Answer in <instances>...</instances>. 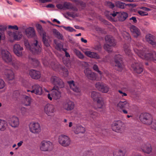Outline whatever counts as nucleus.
Returning <instances> with one entry per match:
<instances>
[{
  "label": "nucleus",
  "instance_id": "13d9d810",
  "mask_svg": "<svg viewBox=\"0 0 156 156\" xmlns=\"http://www.w3.org/2000/svg\"><path fill=\"white\" fill-rule=\"evenodd\" d=\"M83 156H93V154L92 152L87 151L83 153Z\"/></svg>",
  "mask_w": 156,
  "mask_h": 156
},
{
  "label": "nucleus",
  "instance_id": "6e6d98bb",
  "mask_svg": "<svg viewBox=\"0 0 156 156\" xmlns=\"http://www.w3.org/2000/svg\"><path fill=\"white\" fill-rule=\"evenodd\" d=\"M106 5L109 8L111 9H112L115 7V5L114 4L110 2H107Z\"/></svg>",
  "mask_w": 156,
  "mask_h": 156
},
{
  "label": "nucleus",
  "instance_id": "5701e85b",
  "mask_svg": "<svg viewBox=\"0 0 156 156\" xmlns=\"http://www.w3.org/2000/svg\"><path fill=\"white\" fill-rule=\"evenodd\" d=\"M146 40L149 44L152 45L153 47H156V42L154 40V36L151 34H147L145 37Z\"/></svg>",
  "mask_w": 156,
  "mask_h": 156
},
{
  "label": "nucleus",
  "instance_id": "e2e57ef3",
  "mask_svg": "<svg viewBox=\"0 0 156 156\" xmlns=\"http://www.w3.org/2000/svg\"><path fill=\"white\" fill-rule=\"evenodd\" d=\"M8 28L12 29H15L16 30H18V27L16 25H14L13 26L9 25L8 26Z\"/></svg>",
  "mask_w": 156,
  "mask_h": 156
},
{
  "label": "nucleus",
  "instance_id": "a18cd8bd",
  "mask_svg": "<svg viewBox=\"0 0 156 156\" xmlns=\"http://www.w3.org/2000/svg\"><path fill=\"white\" fill-rule=\"evenodd\" d=\"M119 12H114L113 13H109V12L108 15H106L107 17L109 19H111V17H110V16H112L113 17H115L116 15L118 16Z\"/></svg>",
  "mask_w": 156,
  "mask_h": 156
},
{
  "label": "nucleus",
  "instance_id": "0eeeda50",
  "mask_svg": "<svg viewBox=\"0 0 156 156\" xmlns=\"http://www.w3.org/2000/svg\"><path fill=\"white\" fill-rule=\"evenodd\" d=\"M57 8L60 9H72L73 11H77L78 9L70 3L65 2L63 4H58L57 5Z\"/></svg>",
  "mask_w": 156,
  "mask_h": 156
},
{
  "label": "nucleus",
  "instance_id": "423d86ee",
  "mask_svg": "<svg viewBox=\"0 0 156 156\" xmlns=\"http://www.w3.org/2000/svg\"><path fill=\"white\" fill-rule=\"evenodd\" d=\"M58 140L59 143L63 147H67L70 144V140L69 138L64 135L60 136L58 137Z\"/></svg>",
  "mask_w": 156,
  "mask_h": 156
},
{
  "label": "nucleus",
  "instance_id": "c85d7f7f",
  "mask_svg": "<svg viewBox=\"0 0 156 156\" xmlns=\"http://www.w3.org/2000/svg\"><path fill=\"white\" fill-rule=\"evenodd\" d=\"M142 148L143 151L146 153L149 154L152 151V149L151 145L149 143L144 144Z\"/></svg>",
  "mask_w": 156,
  "mask_h": 156
},
{
  "label": "nucleus",
  "instance_id": "5fc2aeb1",
  "mask_svg": "<svg viewBox=\"0 0 156 156\" xmlns=\"http://www.w3.org/2000/svg\"><path fill=\"white\" fill-rule=\"evenodd\" d=\"M93 68L94 70L98 72L101 75V72L99 70L98 67L97 65L96 64L94 65L93 66Z\"/></svg>",
  "mask_w": 156,
  "mask_h": 156
},
{
  "label": "nucleus",
  "instance_id": "7c9ffc66",
  "mask_svg": "<svg viewBox=\"0 0 156 156\" xmlns=\"http://www.w3.org/2000/svg\"><path fill=\"white\" fill-rule=\"evenodd\" d=\"M118 107L121 109L128 108L129 105L128 103L126 101H120L117 105Z\"/></svg>",
  "mask_w": 156,
  "mask_h": 156
},
{
  "label": "nucleus",
  "instance_id": "de8ad7c7",
  "mask_svg": "<svg viewBox=\"0 0 156 156\" xmlns=\"http://www.w3.org/2000/svg\"><path fill=\"white\" fill-rule=\"evenodd\" d=\"M67 14L69 16L73 18H74L78 16L77 14L76 13L73 12H67Z\"/></svg>",
  "mask_w": 156,
  "mask_h": 156
},
{
  "label": "nucleus",
  "instance_id": "b1692460",
  "mask_svg": "<svg viewBox=\"0 0 156 156\" xmlns=\"http://www.w3.org/2000/svg\"><path fill=\"white\" fill-rule=\"evenodd\" d=\"M29 75L31 78L34 79H39L41 77L40 72L34 69L30 70Z\"/></svg>",
  "mask_w": 156,
  "mask_h": 156
},
{
  "label": "nucleus",
  "instance_id": "2f4dec72",
  "mask_svg": "<svg viewBox=\"0 0 156 156\" xmlns=\"http://www.w3.org/2000/svg\"><path fill=\"white\" fill-rule=\"evenodd\" d=\"M124 51L126 55L131 56L132 54L131 50L129 47V45L125 44L124 45Z\"/></svg>",
  "mask_w": 156,
  "mask_h": 156
},
{
  "label": "nucleus",
  "instance_id": "3c124183",
  "mask_svg": "<svg viewBox=\"0 0 156 156\" xmlns=\"http://www.w3.org/2000/svg\"><path fill=\"white\" fill-rule=\"evenodd\" d=\"M96 74L92 72L87 77L90 80H94L96 79Z\"/></svg>",
  "mask_w": 156,
  "mask_h": 156
},
{
  "label": "nucleus",
  "instance_id": "a211bd4d",
  "mask_svg": "<svg viewBox=\"0 0 156 156\" xmlns=\"http://www.w3.org/2000/svg\"><path fill=\"white\" fill-rule=\"evenodd\" d=\"M44 112L48 116H52L55 112V108L54 105L48 104L44 107Z\"/></svg>",
  "mask_w": 156,
  "mask_h": 156
},
{
  "label": "nucleus",
  "instance_id": "a19ab883",
  "mask_svg": "<svg viewBox=\"0 0 156 156\" xmlns=\"http://www.w3.org/2000/svg\"><path fill=\"white\" fill-rule=\"evenodd\" d=\"M123 37L126 40H128L129 41L131 40L130 34L129 33L126 31H124L122 34Z\"/></svg>",
  "mask_w": 156,
  "mask_h": 156
},
{
  "label": "nucleus",
  "instance_id": "e433bc0d",
  "mask_svg": "<svg viewBox=\"0 0 156 156\" xmlns=\"http://www.w3.org/2000/svg\"><path fill=\"white\" fill-rule=\"evenodd\" d=\"M8 97H12V98H18L20 96V93L18 90H15L10 94H8Z\"/></svg>",
  "mask_w": 156,
  "mask_h": 156
},
{
  "label": "nucleus",
  "instance_id": "dca6fc26",
  "mask_svg": "<svg viewBox=\"0 0 156 156\" xmlns=\"http://www.w3.org/2000/svg\"><path fill=\"white\" fill-rule=\"evenodd\" d=\"M96 88L102 92L107 93L109 90V87L106 84L100 82L97 83L95 84Z\"/></svg>",
  "mask_w": 156,
  "mask_h": 156
},
{
  "label": "nucleus",
  "instance_id": "39448f33",
  "mask_svg": "<svg viewBox=\"0 0 156 156\" xmlns=\"http://www.w3.org/2000/svg\"><path fill=\"white\" fill-rule=\"evenodd\" d=\"M139 119L140 121L145 124L149 125L152 122L151 116L147 113H141Z\"/></svg>",
  "mask_w": 156,
  "mask_h": 156
},
{
  "label": "nucleus",
  "instance_id": "f03ea898",
  "mask_svg": "<svg viewBox=\"0 0 156 156\" xmlns=\"http://www.w3.org/2000/svg\"><path fill=\"white\" fill-rule=\"evenodd\" d=\"M50 81L51 83L55 86L50 91L51 96L53 98L55 96L59 97L60 93L59 91V88L64 87L65 85L63 82L60 78L55 76L51 77Z\"/></svg>",
  "mask_w": 156,
  "mask_h": 156
},
{
  "label": "nucleus",
  "instance_id": "6ab92c4d",
  "mask_svg": "<svg viewBox=\"0 0 156 156\" xmlns=\"http://www.w3.org/2000/svg\"><path fill=\"white\" fill-rule=\"evenodd\" d=\"M75 104L74 102L70 101L64 102L62 105L63 108L67 111H71L74 108Z\"/></svg>",
  "mask_w": 156,
  "mask_h": 156
},
{
  "label": "nucleus",
  "instance_id": "412c9836",
  "mask_svg": "<svg viewBox=\"0 0 156 156\" xmlns=\"http://www.w3.org/2000/svg\"><path fill=\"white\" fill-rule=\"evenodd\" d=\"M4 73L5 77L8 80H13L14 78V73L11 69H5Z\"/></svg>",
  "mask_w": 156,
  "mask_h": 156
},
{
  "label": "nucleus",
  "instance_id": "bf43d9fd",
  "mask_svg": "<svg viewBox=\"0 0 156 156\" xmlns=\"http://www.w3.org/2000/svg\"><path fill=\"white\" fill-rule=\"evenodd\" d=\"M151 127L152 129L156 130V120H154L151 123Z\"/></svg>",
  "mask_w": 156,
  "mask_h": 156
},
{
  "label": "nucleus",
  "instance_id": "37998d69",
  "mask_svg": "<svg viewBox=\"0 0 156 156\" xmlns=\"http://www.w3.org/2000/svg\"><path fill=\"white\" fill-rule=\"evenodd\" d=\"M24 44L26 48L28 50H30L32 52L31 45H30V44L28 41L27 40H25L24 41Z\"/></svg>",
  "mask_w": 156,
  "mask_h": 156
},
{
  "label": "nucleus",
  "instance_id": "0e129e2a",
  "mask_svg": "<svg viewBox=\"0 0 156 156\" xmlns=\"http://www.w3.org/2000/svg\"><path fill=\"white\" fill-rule=\"evenodd\" d=\"M138 13L142 16H146L147 15V14L146 12L140 10L138 11Z\"/></svg>",
  "mask_w": 156,
  "mask_h": 156
},
{
  "label": "nucleus",
  "instance_id": "c9c22d12",
  "mask_svg": "<svg viewBox=\"0 0 156 156\" xmlns=\"http://www.w3.org/2000/svg\"><path fill=\"white\" fill-rule=\"evenodd\" d=\"M7 126V123L6 121L0 119V130L1 131L5 130Z\"/></svg>",
  "mask_w": 156,
  "mask_h": 156
},
{
  "label": "nucleus",
  "instance_id": "4c0bfd02",
  "mask_svg": "<svg viewBox=\"0 0 156 156\" xmlns=\"http://www.w3.org/2000/svg\"><path fill=\"white\" fill-rule=\"evenodd\" d=\"M32 101L31 98H23V103L26 106L29 105Z\"/></svg>",
  "mask_w": 156,
  "mask_h": 156
},
{
  "label": "nucleus",
  "instance_id": "ea45409f",
  "mask_svg": "<svg viewBox=\"0 0 156 156\" xmlns=\"http://www.w3.org/2000/svg\"><path fill=\"white\" fill-rule=\"evenodd\" d=\"M74 51L79 58L83 59L84 58V55L79 50L76 49H74Z\"/></svg>",
  "mask_w": 156,
  "mask_h": 156
},
{
  "label": "nucleus",
  "instance_id": "bb28decb",
  "mask_svg": "<svg viewBox=\"0 0 156 156\" xmlns=\"http://www.w3.org/2000/svg\"><path fill=\"white\" fill-rule=\"evenodd\" d=\"M105 40L106 43L109 44L110 45L114 46L116 43L113 37L110 35H108L105 37Z\"/></svg>",
  "mask_w": 156,
  "mask_h": 156
},
{
  "label": "nucleus",
  "instance_id": "1a4fd4ad",
  "mask_svg": "<svg viewBox=\"0 0 156 156\" xmlns=\"http://www.w3.org/2000/svg\"><path fill=\"white\" fill-rule=\"evenodd\" d=\"M122 56L119 54L116 55L114 57L115 66L118 68L119 71H122L123 68Z\"/></svg>",
  "mask_w": 156,
  "mask_h": 156
},
{
  "label": "nucleus",
  "instance_id": "864d4df0",
  "mask_svg": "<svg viewBox=\"0 0 156 156\" xmlns=\"http://www.w3.org/2000/svg\"><path fill=\"white\" fill-rule=\"evenodd\" d=\"M84 73L86 76L87 77L92 73L91 70L89 68L86 69L84 71Z\"/></svg>",
  "mask_w": 156,
  "mask_h": 156
},
{
  "label": "nucleus",
  "instance_id": "09e8293b",
  "mask_svg": "<svg viewBox=\"0 0 156 156\" xmlns=\"http://www.w3.org/2000/svg\"><path fill=\"white\" fill-rule=\"evenodd\" d=\"M91 98H100V94L98 92L93 91L91 92Z\"/></svg>",
  "mask_w": 156,
  "mask_h": 156
},
{
  "label": "nucleus",
  "instance_id": "79ce46f5",
  "mask_svg": "<svg viewBox=\"0 0 156 156\" xmlns=\"http://www.w3.org/2000/svg\"><path fill=\"white\" fill-rule=\"evenodd\" d=\"M125 5V3L120 1H117L115 3L116 6L121 9H124Z\"/></svg>",
  "mask_w": 156,
  "mask_h": 156
},
{
  "label": "nucleus",
  "instance_id": "f257e3e1",
  "mask_svg": "<svg viewBox=\"0 0 156 156\" xmlns=\"http://www.w3.org/2000/svg\"><path fill=\"white\" fill-rule=\"evenodd\" d=\"M42 62L45 66L51 67L54 70L60 73L65 77L68 75L69 72L67 69L59 64L55 60H50L48 62L46 58H45L43 60Z\"/></svg>",
  "mask_w": 156,
  "mask_h": 156
},
{
  "label": "nucleus",
  "instance_id": "473e14b6",
  "mask_svg": "<svg viewBox=\"0 0 156 156\" xmlns=\"http://www.w3.org/2000/svg\"><path fill=\"white\" fill-rule=\"evenodd\" d=\"M12 65L15 69L18 70L20 68L21 63L19 61L16 60L12 61Z\"/></svg>",
  "mask_w": 156,
  "mask_h": 156
},
{
  "label": "nucleus",
  "instance_id": "cd10ccee",
  "mask_svg": "<svg viewBox=\"0 0 156 156\" xmlns=\"http://www.w3.org/2000/svg\"><path fill=\"white\" fill-rule=\"evenodd\" d=\"M94 101L97 104L98 108H101L104 105V102L102 98H94Z\"/></svg>",
  "mask_w": 156,
  "mask_h": 156
},
{
  "label": "nucleus",
  "instance_id": "4d7b16f0",
  "mask_svg": "<svg viewBox=\"0 0 156 156\" xmlns=\"http://www.w3.org/2000/svg\"><path fill=\"white\" fill-rule=\"evenodd\" d=\"M89 114L90 115L91 117L93 119L95 118V116H96L97 114L96 112H93L92 110H89Z\"/></svg>",
  "mask_w": 156,
  "mask_h": 156
},
{
  "label": "nucleus",
  "instance_id": "c756f323",
  "mask_svg": "<svg viewBox=\"0 0 156 156\" xmlns=\"http://www.w3.org/2000/svg\"><path fill=\"white\" fill-rule=\"evenodd\" d=\"M128 17V14L125 12L119 13L118 15V19L119 20L121 21H125Z\"/></svg>",
  "mask_w": 156,
  "mask_h": 156
},
{
  "label": "nucleus",
  "instance_id": "20e7f679",
  "mask_svg": "<svg viewBox=\"0 0 156 156\" xmlns=\"http://www.w3.org/2000/svg\"><path fill=\"white\" fill-rule=\"evenodd\" d=\"M125 129V124L121 121H114L112 124V129L117 132L122 133L124 131Z\"/></svg>",
  "mask_w": 156,
  "mask_h": 156
},
{
  "label": "nucleus",
  "instance_id": "4468645a",
  "mask_svg": "<svg viewBox=\"0 0 156 156\" xmlns=\"http://www.w3.org/2000/svg\"><path fill=\"white\" fill-rule=\"evenodd\" d=\"M131 67L135 73L140 74L143 72L142 64L141 63L134 62L132 64Z\"/></svg>",
  "mask_w": 156,
  "mask_h": 156
},
{
  "label": "nucleus",
  "instance_id": "69168bd1",
  "mask_svg": "<svg viewBox=\"0 0 156 156\" xmlns=\"http://www.w3.org/2000/svg\"><path fill=\"white\" fill-rule=\"evenodd\" d=\"M58 39L62 40L63 38V36L59 32L55 36Z\"/></svg>",
  "mask_w": 156,
  "mask_h": 156
},
{
  "label": "nucleus",
  "instance_id": "603ef678",
  "mask_svg": "<svg viewBox=\"0 0 156 156\" xmlns=\"http://www.w3.org/2000/svg\"><path fill=\"white\" fill-rule=\"evenodd\" d=\"M5 83L4 80L0 79V89L3 88L5 86Z\"/></svg>",
  "mask_w": 156,
  "mask_h": 156
},
{
  "label": "nucleus",
  "instance_id": "4be33fe9",
  "mask_svg": "<svg viewBox=\"0 0 156 156\" xmlns=\"http://www.w3.org/2000/svg\"><path fill=\"white\" fill-rule=\"evenodd\" d=\"M130 29L133 36L135 37H137L141 34L140 29L134 25H131L130 27Z\"/></svg>",
  "mask_w": 156,
  "mask_h": 156
},
{
  "label": "nucleus",
  "instance_id": "f704fd0d",
  "mask_svg": "<svg viewBox=\"0 0 156 156\" xmlns=\"http://www.w3.org/2000/svg\"><path fill=\"white\" fill-rule=\"evenodd\" d=\"M29 60L32 65L34 67H37L40 64V62L37 59L34 58H29Z\"/></svg>",
  "mask_w": 156,
  "mask_h": 156
},
{
  "label": "nucleus",
  "instance_id": "f8f14e48",
  "mask_svg": "<svg viewBox=\"0 0 156 156\" xmlns=\"http://www.w3.org/2000/svg\"><path fill=\"white\" fill-rule=\"evenodd\" d=\"M29 126L30 131L34 134L38 133L41 131L40 126L37 122H32Z\"/></svg>",
  "mask_w": 156,
  "mask_h": 156
},
{
  "label": "nucleus",
  "instance_id": "7ed1b4c3",
  "mask_svg": "<svg viewBox=\"0 0 156 156\" xmlns=\"http://www.w3.org/2000/svg\"><path fill=\"white\" fill-rule=\"evenodd\" d=\"M137 48H134V51L138 56L143 59L146 60H153L156 61V52L154 51H151L150 53L146 52L147 49L144 48L143 46L136 45Z\"/></svg>",
  "mask_w": 156,
  "mask_h": 156
},
{
  "label": "nucleus",
  "instance_id": "ddd939ff",
  "mask_svg": "<svg viewBox=\"0 0 156 156\" xmlns=\"http://www.w3.org/2000/svg\"><path fill=\"white\" fill-rule=\"evenodd\" d=\"M1 53L2 58L5 62L9 63L12 61V56L9 51L5 49H2Z\"/></svg>",
  "mask_w": 156,
  "mask_h": 156
},
{
  "label": "nucleus",
  "instance_id": "72a5a7b5",
  "mask_svg": "<svg viewBox=\"0 0 156 156\" xmlns=\"http://www.w3.org/2000/svg\"><path fill=\"white\" fill-rule=\"evenodd\" d=\"M46 33L44 32L42 34V39L43 43L44 45L46 47H48L50 46L49 42L48 40L46 37Z\"/></svg>",
  "mask_w": 156,
  "mask_h": 156
},
{
  "label": "nucleus",
  "instance_id": "f3484780",
  "mask_svg": "<svg viewBox=\"0 0 156 156\" xmlns=\"http://www.w3.org/2000/svg\"><path fill=\"white\" fill-rule=\"evenodd\" d=\"M8 121L9 123L12 127H17L19 124V119L16 116H12L10 117L9 118Z\"/></svg>",
  "mask_w": 156,
  "mask_h": 156
},
{
  "label": "nucleus",
  "instance_id": "8fccbe9b",
  "mask_svg": "<svg viewBox=\"0 0 156 156\" xmlns=\"http://www.w3.org/2000/svg\"><path fill=\"white\" fill-rule=\"evenodd\" d=\"M62 27L66 30L70 32H73L74 31H76V30L75 29L70 27H66L65 26H62Z\"/></svg>",
  "mask_w": 156,
  "mask_h": 156
},
{
  "label": "nucleus",
  "instance_id": "9b49d317",
  "mask_svg": "<svg viewBox=\"0 0 156 156\" xmlns=\"http://www.w3.org/2000/svg\"><path fill=\"white\" fill-rule=\"evenodd\" d=\"M67 83L70 88L74 92L76 93L80 92L81 87L77 83L75 82L73 80L68 81Z\"/></svg>",
  "mask_w": 156,
  "mask_h": 156
},
{
  "label": "nucleus",
  "instance_id": "c03bdc74",
  "mask_svg": "<svg viewBox=\"0 0 156 156\" xmlns=\"http://www.w3.org/2000/svg\"><path fill=\"white\" fill-rule=\"evenodd\" d=\"M22 37V35L18 33H14L13 34V37L16 40H19Z\"/></svg>",
  "mask_w": 156,
  "mask_h": 156
},
{
  "label": "nucleus",
  "instance_id": "393cba45",
  "mask_svg": "<svg viewBox=\"0 0 156 156\" xmlns=\"http://www.w3.org/2000/svg\"><path fill=\"white\" fill-rule=\"evenodd\" d=\"M26 35L29 38L34 37L35 36V31L33 28L29 27L26 29L25 31Z\"/></svg>",
  "mask_w": 156,
  "mask_h": 156
},
{
  "label": "nucleus",
  "instance_id": "774afa93",
  "mask_svg": "<svg viewBox=\"0 0 156 156\" xmlns=\"http://www.w3.org/2000/svg\"><path fill=\"white\" fill-rule=\"evenodd\" d=\"M125 154V151H123L121 150H120L118 152V154H119V155L116 156H124Z\"/></svg>",
  "mask_w": 156,
  "mask_h": 156
},
{
  "label": "nucleus",
  "instance_id": "aec40b11",
  "mask_svg": "<svg viewBox=\"0 0 156 156\" xmlns=\"http://www.w3.org/2000/svg\"><path fill=\"white\" fill-rule=\"evenodd\" d=\"M23 49L22 47L18 44H16L14 46L13 51L14 53L18 57L22 56V51Z\"/></svg>",
  "mask_w": 156,
  "mask_h": 156
},
{
  "label": "nucleus",
  "instance_id": "052dcab7",
  "mask_svg": "<svg viewBox=\"0 0 156 156\" xmlns=\"http://www.w3.org/2000/svg\"><path fill=\"white\" fill-rule=\"evenodd\" d=\"M77 4L81 6L82 7H84L86 6V4L84 2L81 1H77Z\"/></svg>",
  "mask_w": 156,
  "mask_h": 156
},
{
  "label": "nucleus",
  "instance_id": "9d476101",
  "mask_svg": "<svg viewBox=\"0 0 156 156\" xmlns=\"http://www.w3.org/2000/svg\"><path fill=\"white\" fill-rule=\"evenodd\" d=\"M32 52L34 54H38L41 51V48L39 44L38 41L34 40L31 45Z\"/></svg>",
  "mask_w": 156,
  "mask_h": 156
},
{
  "label": "nucleus",
  "instance_id": "2eb2a0df",
  "mask_svg": "<svg viewBox=\"0 0 156 156\" xmlns=\"http://www.w3.org/2000/svg\"><path fill=\"white\" fill-rule=\"evenodd\" d=\"M27 92H29V94H32L34 93L36 94L40 95L42 94V89L39 85L35 84L33 85L32 87V90L27 89Z\"/></svg>",
  "mask_w": 156,
  "mask_h": 156
},
{
  "label": "nucleus",
  "instance_id": "338daca9",
  "mask_svg": "<svg viewBox=\"0 0 156 156\" xmlns=\"http://www.w3.org/2000/svg\"><path fill=\"white\" fill-rule=\"evenodd\" d=\"M58 39L62 40L63 38V36L59 32L55 36Z\"/></svg>",
  "mask_w": 156,
  "mask_h": 156
},
{
  "label": "nucleus",
  "instance_id": "680f3d73",
  "mask_svg": "<svg viewBox=\"0 0 156 156\" xmlns=\"http://www.w3.org/2000/svg\"><path fill=\"white\" fill-rule=\"evenodd\" d=\"M56 46L57 50H61L63 46L61 43H59L56 45Z\"/></svg>",
  "mask_w": 156,
  "mask_h": 156
},
{
  "label": "nucleus",
  "instance_id": "49530a36",
  "mask_svg": "<svg viewBox=\"0 0 156 156\" xmlns=\"http://www.w3.org/2000/svg\"><path fill=\"white\" fill-rule=\"evenodd\" d=\"M111 46H113L110 45L109 44L106 43V44H104V48L105 50L110 52L111 51Z\"/></svg>",
  "mask_w": 156,
  "mask_h": 156
},
{
  "label": "nucleus",
  "instance_id": "6e6552de",
  "mask_svg": "<svg viewBox=\"0 0 156 156\" xmlns=\"http://www.w3.org/2000/svg\"><path fill=\"white\" fill-rule=\"evenodd\" d=\"M53 148V146L51 143L49 141H43L40 145L41 150L43 151H50Z\"/></svg>",
  "mask_w": 156,
  "mask_h": 156
},
{
  "label": "nucleus",
  "instance_id": "a878e982",
  "mask_svg": "<svg viewBox=\"0 0 156 156\" xmlns=\"http://www.w3.org/2000/svg\"><path fill=\"white\" fill-rule=\"evenodd\" d=\"M84 53L87 56L90 58L96 59H99L100 58V56L96 52L88 51H85Z\"/></svg>",
  "mask_w": 156,
  "mask_h": 156
},
{
  "label": "nucleus",
  "instance_id": "58836bf2",
  "mask_svg": "<svg viewBox=\"0 0 156 156\" xmlns=\"http://www.w3.org/2000/svg\"><path fill=\"white\" fill-rule=\"evenodd\" d=\"M76 131L77 132V134L79 133H84L85 131V129L84 127L80 126H77Z\"/></svg>",
  "mask_w": 156,
  "mask_h": 156
}]
</instances>
